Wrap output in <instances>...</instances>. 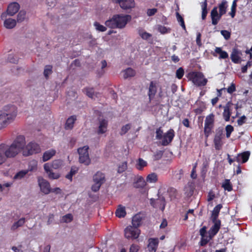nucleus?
Returning a JSON list of instances; mask_svg holds the SVG:
<instances>
[{
  "label": "nucleus",
  "instance_id": "1",
  "mask_svg": "<svg viewBox=\"0 0 252 252\" xmlns=\"http://www.w3.org/2000/svg\"><path fill=\"white\" fill-rule=\"evenodd\" d=\"M26 144L25 137L24 135L17 136L12 143L10 145L2 143L0 147L2 149L6 158H13L15 157L23 149Z\"/></svg>",
  "mask_w": 252,
  "mask_h": 252
},
{
  "label": "nucleus",
  "instance_id": "2",
  "mask_svg": "<svg viewBox=\"0 0 252 252\" xmlns=\"http://www.w3.org/2000/svg\"><path fill=\"white\" fill-rule=\"evenodd\" d=\"M17 114L16 106L13 105L5 106L0 113V130L6 127L12 123Z\"/></svg>",
  "mask_w": 252,
  "mask_h": 252
},
{
  "label": "nucleus",
  "instance_id": "3",
  "mask_svg": "<svg viewBox=\"0 0 252 252\" xmlns=\"http://www.w3.org/2000/svg\"><path fill=\"white\" fill-rule=\"evenodd\" d=\"M131 19V16L130 15L115 14L111 19L106 21L105 25L111 29H122L126 27Z\"/></svg>",
  "mask_w": 252,
  "mask_h": 252
},
{
  "label": "nucleus",
  "instance_id": "4",
  "mask_svg": "<svg viewBox=\"0 0 252 252\" xmlns=\"http://www.w3.org/2000/svg\"><path fill=\"white\" fill-rule=\"evenodd\" d=\"M228 7L227 2L225 0H222L221 3H219L218 6H215L211 12V18L212 24L213 25L218 24L222 15L226 12Z\"/></svg>",
  "mask_w": 252,
  "mask_h": 252
},
{
  "label": "nucleus",
  "instance_id": "5",
  "mask_svg": "<svg viewBox=\"0 0 252 252\" xmlns=\"http://www.w3.org/2000/svg\"><path fill=\"white\" fill-rule=\"evenodd\" d=\"M188 78L197 86H204L208 80L204 78L203 73L198 71H192L188 73Z\"/></svg>",
  "mask_w": 252,
  "mask_h": 252
},
{
  "label": "nucleus",
  "instance_id": "6",
  "mask_svg": "<svg viewBox=\"0 0 252 252\" xmlns=\"http://www.w3.org/2000/svg\"><path fill=\"white\" fill-rule=\"evenodd\" d=\"M22 150L23 155L25 157H28L40 153L41 148L38 143L34 141H31L26 146L25 145Z\"/></svg>",
  "mask_w": 252,
  "mask_h": 252
},
{
  "label": "nucleus",
  "instance_id": "7",
  "mask_svg": "<svg viewBox=\"0 0 252 252\" xmlns=\"http://www.w3.org/2000/svg\"><path fill=\"white\" fill-rule=\"evenodd\" d=\"M215 115L211 113L207 116L204 123V133L206 139L208 138L212 133L214 127Z\"/></svg>",
  "mask_w": 252,
  "mask_h": 252
},
{
  "label": "nucleus",
  "instance_id": "8",
  "mask_svg": "<svg viewBox=\"0 0 252 252\" xmlns=\"http://www.w3.org/2000/svg\"><path fill=\"white\" fill-rule=\"evenodd\" d=\"M88 146H84L78 149L77 151L79 155V161L80 163L84 164L85 165L90 164L91 160L89 157Z\"/></svg>",
  "mask_w": 252,
  "mask_h": 252
},
{
  "label": "nucleus",
  "instance_id": "9",
  "mask_svg": "<svg viewBox=\"0 0 252 252\" xmlns=\"http://www.w3.org/2000/svg\"><path fill=\"white\" fill-rule=\"evenodd\" d=\"M140 234V230L138 228L128 226L125 229V236L127 239H137Z\"/></svg>",
  "mask_w": 252,
  "mask_h": 252
},
{
  "label": "nucleus",
  "instance_id": "10",
  "mask_svg": "<svg viewBox=\"0 0 252 252\" xmlns=\"http://www.w3.org/2000/svg\"><path fill=\"white\" fill-rule=\"evenodd\" d=\"M175 137V131L174 130L170 128L167 132L164 133L163 135L161 140V145L163 146H166L170 144L173 141L174 137Z\"/></svg>",
  "mask_w": 252,
  "mask_h": 252
},
{
  "label": "nucleus",
  "instance_id": "11",
  "mask_svg": "<svg viewBox=\"0 0 252 252\" xmlns=\"http://www.w3.org/2000/svg\"><path fill=\"white\" fill-rule=\"evenodd\" d=\"M158 91V83L156 81H151L149 84L148 90V96L149 102L154 98Z\"/></svg>",
  "mask_w": 252,
  "mask_h": 252
},
{
  "label": "nucleus",
  "instance_id": "12",
  "mask_svg": "<svg viewBox=\"0 0 252 252\" xmlns=\"http://www.w3.org/2000/svg\"><path fill=\"white\" fill-rule=\"evenodd\" d=\"M38 182L40 190L43 193L48 194L51 192L50 185L47 181L42 178H38Z\"/></svg>",
  "mask_w": 252,
  "mask_h": 252
},
{
  "label": "nucleus",
  "instance_id": "13",
  "mask_svg": "<svg viewBox=\"0 0 252 252\" xmlns=\"http://www.w3.org/2000/svg\"><path fill=\"white\" fill-rule=\"evenodd\" d=\"M114 1L119 3L120 7L124 10L130 9L135 5L134 0H115Z\"/></svg>",
  "mask_w": 252,
  "mask_h": 252
},
{
  "label": "nucleus",
  "instance_id": "14",
  "mask_svg": "<svg viewBox=\"0 0 252 252\" xmlns=\"http://www.w3.org/2000/svg\"><path fill=\"white\" fill-rule=\"evenodd\" d=\"M7 16L6 13H2L1 15V18L2 20H4V26L7 29H11L14 28L16 25V21L12 18H6Z\"/></svg>",
  "mask_w": 252,
  "mask_h": 252
},
{
  "label": "nucleus",
  "instance_id": "15",
  "mask_svg": "<svg viewBox=\"0 0 252 252\" xmlns=\"http://www.w3.org/2000/svg\"><path fill=\"white\" fill-rule=\"evenodd\" d=\"M150 204L153 207L160 208L163 211L165 206V200L163 197L156 200L152 198L150 199Z\"/></svg>",
  "mask_w": 252,
  "mask_h": 252
},
{
  "label": "nucleus",
  "instance_id": "16",
  "mask_svg": "<svg viewBox=\"0 0 252 252\" xmlns=\"http://www.w3.org/2000/svg\"><path fill=\"white\" fill-rule=\"evenodd\" d=\"M250 156V152L249 151H245L241 153L238 154L235 157L236 161L239 164L246 163L249 159Z\"/></svg>",
  "mask_w": 252,
  "mask_h": 252
},
{
  "label": "nucleus",
  "instance_id": "17",
  "mask_svg": "<svg viewBox=\"0 0 252 252\" xmlns=\"http://www.w3.org/2000/svg\"><path fill=\"white\" fill-rule=\"evenodd\" d=\"M233 103L230 101L228 102L225 106L223 107L224 110L222 113L223 117L224 120L228 122L230 120V117L231 115V107L233 106Z\"/></svg>",
  "mask_w": 252,
  "mask_h": 252
},
{
  "label": "nucleus",
  "instance_id": "18",
  "mask_svg": "<svg viewBox=\"0 0 252 252\" xmlns=\"http://www.w3.org/2000/svg\"><path fill=\"white\" fill-rule=\"evenodd\" d=\"M20 8V5L18 3L15 2L9 4L7 8V14L10 16H13L16 13Z\"/></svg>",
  "mask_w": 252,
  "mask_h": 252
},
{
  "label": "nucleus",
  "instance_id": "19",
  "mask_svg": "<svg viewBox=\"0 0 252 252\" xmlns=\"http://www.w3.org/2000/svg\"><path fill=\"white\" fill-rule=\"evenodd\" d=\"M148 242V248L150 252H156L159 243L158 239L157 238H150Z\"/></svg>",
  "mask_w": 252,
  "mask_h": 252
},
{
  "label": "nucleus",
  "instance_id": "20",
  "mask_svg": "<svg viewBox=\"0 0 252 252\" xmlns=\"http://www.w3.org/2000/svg\"><path fill=\"white\" fill-rule=\"evenodd\" d=\"M108 121L105 119H102L99 121V126L97 130V133L102 134L105 133L107 130Z\"/></svg>",
  "mask_w": 252,
  "mask_h": 252
},
{
  "label": "nucleus",
  "instance_id": "21",
  "mask_svg": "<svg viewBox=\"0 0 252 252\" xmlns=\"http://www.w3.org/2000/svg\"><path fill=\"white\" fill-rule=\"evenodd\" d=\"M240 55L241 53L237 49H233L230 55V58L234 63H239L241 62Z\"/></svg>",
  "mask_w": 252,
  "mask_h": 252
},
{
  "label": "nucleus",
  "instance_id": "22",
  "mask_svg": "<svg viewBox=\"0 0 252 252\" xmlns=\"http://www.w3.org/2000/svg\"><path fill=\"white\" fill-rule=\"evenodd\" d=\"M77 120L76 115H72L66 120L64 125V128L66 130H71L74 127V124Z\"/></svg>",
  "mask_w": 252,
  "mask_h": 252
},
{
  "label": "nucleus",
  "instance_id": "23",
  "mask_svg": "<svg viewBox=\"0 0 252 252\" xmlns=\"http://www.w3.org/2000/svg\"><path fill=\"white\" fill-rule=\"evenodd\" d=\"M217 54L220 55L219 57L220 59H225L228 58V53L226 51H223L220 47H216L215 53H213V55L214 57H217Z\"/></svg>",
  "mask_w": 252,
  "mask_h": 252
},
{
  "label": "nucleus",
  "instance_id": "24",
  "mask_svg": "<svg viewBox=\"0 0 252 252\" xmlns=\"http://www.w3.org/2000/svg\"><path fill=\"white\" fill-rule=\"evenodd\" d=\"M56 153V151L54 149H50L45 151L42 156V161L45 162L50 159L54 157Z\"/></svg>",
  "mask_w": 252,
  "mask_h": 252
},
{
  "label": "nucleus",
  "instance_id": "25",
  "mask_svg": "<svg viewBox=\"0 0 252 252\" xmlns=\"http://www.w3.org/2000/svg\"><path fill=\"white\" fill-rule=\"evenodd\" d=\"M93 180L94 183L102 184L105 181L104 174L99 171L97 172L93 177Z\"/></svg>",
  "mask_w": 252,
  "mask_h": 252
},
{
  "label": "nucleus",
  "instance_id": "26",
  "mask_svg": "<svg viewBox=\"0 0 252 252\" xmlns=\"http://www.w3.org/2000/svg\"><path fill=\"white\" fill-rule=\"evenodd\" d=\"M126 214L125 207L122 205H119L115 212L116 216L119 218H122L125 217Z\"/></svg>",
  "mask_w": 252,
  "mask_h": 252
},
{
  "label": "nucleus",
  "instance_id": "27",
  "mask_svg": "<svg viewBox=\"0 0 252 252\" xmlns=\"http://www.w3.org/2000/svg\"><path fill=\"white\" fill-rule=\"evenodd\" d=\"M147 165L148 163L146 161L144 160L142 158H139L136 161L135 167L137 170L139 171H142L143 168L147 166Z\"/></svg>",
  "mask_w": 252,
  "mask_h": 252
},
{
  "label": "nucleus",
  "instance_id": "28",
  "mask_svg": "<svg viewBox=\"0 0 252 252\" xmlns=\"http://www.w3.org/2000/svg\"><path fill=\"white\" fill-rule=\"evenodd\" d=\"M222 208V205L220 204L217 205L214 208L212 212V219H213L215 220L218 219L220 210Z\"/></svg>",
  "mask_w": 252,
  "mask_h": 252
},
{
  "label": "nucleus",
  "instance_id": "29",
  "mask_svg": "<svg viewBox=\"0 0 252 252\" xmlns=\"http://www.w3.org/2000/svg\"><path fill=\"white\" fill-rule=\"evenodd\" d=\"M158 180L157 173L155 172L148 174L146 177V182L149 183H156Z\"/></svg>",
  "mask_w": 252,
  "mask_h": 252
},
{
  "label": "nucleus",
  "instance_id": "30",
  "mask_svg": "<svg viewBox=\"0 0 252 252\" xmlns=\"http://www.w3.org/2000/svg\"><path fill=\"white\" fill-rule=\"evenodd\" d=\"M136 72L135 70L131 67H128L124 71V78L127 79L129 77H132L135 75Z\"/></svg>",
  "mask_w": 252,
  "mask_h": 252
},
{
  "label": "nucleus",
  "instance_id": "31",
  "mask_svg": "<svg viewBox=\"0 0 252 252\" xmlns=\"http://www.w3.org/2000/svg\"><path fill=\"white\" fill-rule=\"evenodd\" d=\"M146 181L142 176H138L135 182V187L137 188H144L146 186Z\"/></svg>",
  "mask_w": 252,
  "mask_h": 252
},
{
  "label": "nucleus",
  "instance_id": "32",
  "mask_svg": "<svg viewBox=\"0 0 252 252\" xmlns=\"http://www.w3.org/2000/svg\"><path fill=\"white\" fill-rule=\"evenodd\" d=\"M142 221V218L140 215L136 214L134 216L132 220V224L133 226L138 228L141 224Z\"/></svg>",
  "mask_w": 252,
  "mask_h": 252
},
{
  "label": "nucleus",
  "instance_id": "33",
  "mask_svg": "<svg viewBox=\"0 0 252 252\" xmlns=\"http://www.w3.org/2000/svg\"><path fill=\"white\" fill-rule=\"evenodd\" d=\"M221 138L218 137H214V147L216 150H220L222 146L223 145V142L222 141Z\"/></svg>",
  "mask_w": 252,
  "mask_h": 252
},
{
  "label": "nucleus",
  "instance_id": "34",
  "mask_svg": "<svg viewBox=\"0 0 252 252\" xmlns=\"http://www.w3.org/2000/svg\"><path fill=\"white\" fill-rule=\"evenodd\" d=\"M207 5V0H204L203 2L201 3L202 8V19L203 20H205L206 19L208 14Z\"/></svg>",
  "mask_w": 252,
  "mask_h": 252
},
{
  "label": "nucleus",
  "instance_id": "35",
  "mask_svg": "<svg viewBox=\"0 0 252 252\" xmlns=\"http://www.w3.org/2000/svg\"><path fill=\"white\" fill-rule=\"evenodd\" d=\"M138 33L141 37L144 40H147L152 37V34L151 33L144 31V30L142 28L138 29Z\"/></svg>",
  "mask_w": 252,
  "mask_h": 252
},
{
  "label": "nucleus",
  "instance_id": "36",
  "mask_svg": "<svg viewBox=\"0 0 252 252\" xmlns=\"http://www.w3.org/2000/svg\"><path fill=\"white\" fill-rule=\"evenodd\" d=\"M25 222V218H22L20 219L17 221L14 222L11 226V230H15L17 228L23 225Z\"/></svg>",
  "mask_w": 252,
  "mask_h": 252
},
{
  "label": "nucleus",
  "instance_id": "37",
  "mask_svg": "<svg viewBox=\"0 0 252 252\" xmlns=\"http://www.w3.org/2000/svg\"><path fill=\"white\" fill-rule=\"evenodd\" d=\"M221 187L225 190L231 191L233 189L232 184L229 179H225L222 183Z\"/></svg>",
  "mask_w": 252,
  "mask_h": 252
},
{
  "label": "nucleus",
  "instance_id": "38",
  "mask_svg": "<svg viewBox=\"0 0 252 252\" xmlns=\"http://www.w3.org/2000/svg\"><path fill=\"white\" fill-rule=\"evenodd\" d=\"M37 168V161L35 159L31 160L29 162L28 170L29 171H33L36 170Z\"/></svg>",
  "mask_w": 252,
  "mask_h": 252
},
{
  "label": "nucleus",
  "instance_id": "39",
  "mask_svg": "<svg viewBox=\"0 0 252 252\" xmlns=\"http://www.w3.org/2000/svg\"><path fill=\"white\" fill-rule=\"evenodd\" d=\"M63 165V161L61 159H56L52 161L51 166L55 169L61 168Z\"/></svg>",
  "mask_w": 252,
  "mask_h": 252
},
{
  "label": "nucleus",
  "instance_id": "40",
  "mask_svg": "<svg viewBox=\"0 0 252 252\" xmlns=\"http://www.w3.org/2000/svg\"><path fill=\"white\" fill-rule=\"evenodd\" d=\"M212 239H210V235H207V234L204 235L203 237H201L200 241L199 242V245L200 246H205L207 243L210 241Z\"/></svg>",
  "mask_w": 252,
  "mask_h": 252
},
{
  "label": "nucleus",
  "instance_id": "41",
  "mask_svg": "<svg viewBox=\"0 0 252 252\" xmlns=\"http://www.w3.org/2000/svg\"><path fill=\"white\" fill-rule=\"evenodd\" d=\"M78 171V168L77 167L73 166L71 167L70 171L68 174H67L65 177L67 179L72 180V176L75 175Z\"/></svg>",
  "mask_w": 252,
  "mask_h": 252
},
{
  "label": "nucleus",
  "instance_id": "42",
  "mask_svg": "<svg viewBox=\"0 0 252 252\" xmlns=\"http://www.w3.org/2000/svg\"><path fill=\"white\" fill-rule=\"evenodd\" d=\"M83 92H85L88 97L92 98H93L94 95V91L93 88L86 87L83 89Z\"/></svg>",
  "mask_w": 252,
  "mask_h": 252
},
{
  "label": "nucleus",
  "instance_id": "43",
  "mask_svg": "<svg viewBox=\"0 0 252 252\" xmlns=\"http://www.w3.org/2000/svg\"><path fill=\"white\" fill-rule=\"evenodd\" d=\"M52 73V66L51 65H46L45 66L44 70V75L45 78L47 79L49 77V75Z\"/></svg>",
  "mask_w": 252,
  "mask_h": 252
},
{
  "label": "nucleus",
  "instance_id": "44",
  "mask_svg": "<svg viewBox=\"0 0 252 252\" xmlns=\"http://www.w3.org/2000/svg\"><path fill=\"white\" fill-rule=\"evenodd\" d=\"M127 168V163L126 161L123 162L120 164L118 168L117 172L119 173H122L125 171Z\"/></svg>",
  "mask_w": 252,
  "mask_h": 252
},
{
  "label": "nucleus",
  "instance_id": "45",
  "mask_svg": "<svg viewBox=\"0 0 252 252\" xmlns=\"http://www.w3.org/2000/svg\"><path fill=\"white\" fill-rule=\"evenodd\" d=\"M28 173V170H21L17 172L14 176V179H21Z\"/></svg>",
  "mask_w": 252,
  "mask_h": 252
},
{
  "label": "nucleus",
  "instance_id": "46",
  "mask_svg": "<svg viewBox=\"0 0 252 252\" xmlns=\"http://www.w3.org/2000/svg\"><path fill=\"white\" fill-rule=\"evenodd\" d=\"M236 7H237V3H236V0H234L232 4L231 7V11L229 12V14L231 16L232 18H234L236 14Z\"/></svg>",
  "mask_w": 252,
  "mask_h": 252
},
{
  "label": "nucleus",
  "instance_id": "47",
  "mask_svg": "<svg viewBox=\"0 0 252 252\" xmlns=\"http://www.w3.org/2000/svg\"><path fill=\"white\" fill-rule=\"evenodd\" d=\"M158 31L161 34H165L170 32L171 29L162 25H158Z\"/></svg>",
  "mask_w": 252,
  "mask_h": 252
},
{
  "label": "nucleus",
  "instance_id": "48",
  "mask_svg": "<svg viewBox=\"0 0 252 252\" xmlns=\"http://www.w3.org/2000/svg\"><path fill=\"white\" fill-rule=\"evenodd\" d=\"M26 12L25 11L21 10L20 11L17 17V21L18 22H22L23 21L26 17Z\"/></svg>",
  "mask_w": 252,
  "mask_h": 252
},
{
  "label": "nucleus",
  "instance_id": "49",
  "mask_svg": "<svg viewBox=\"0 0 252 252\" xmlns=\"http://www.w3.org/2000/svg\"><path fill=\"white\" fill-rule=\"evenodd\" d=\"M163 131L161 127L158 128L156 131V138L160 140L162 138Z\"/></svg>",
  "mask_w": 252,
  "mask_h": 252
},
{
  "label": "nucleus",
  "instance_id": "50",
  "mask_svg": "<svg viewBox=\"0 0 252 252\" xmlns=\"http://www.w3.org/2000/svg\"><path fill=\"white\" fill-rule=\"evenodd\" d=\"M94 25L95 27V29L99 32H103L106 31L107 30V28L105 26L100 25L97 22H95L94 24Z\"/></svg>",
  "mask_w": 252,
  "mask_h": 252
},
{
  "label": "nucleus",
  "instance_id": "51",
  "mask_svg": "<svg viewBox=\"0 0 252 252\" xmlns=\"http://www.w3.org/2000/svg\"><path fill=\"white\" fill-rule=\"evenodd\" d=\"M176 17L178 22L180 23L181 26L183 29L186 30V26L183 18L178 12H176Z\"/></svg>",
  "mask_w": 252,
  "mask_h": 252
},
{
  "label": "nucleus",
  "instance_id": "52",
  "mask_svg": "<svg viewBox=\"0 0 252 252\" xmlns=\"http://www.w3.org/2000/svg\"><path fill=\"white\" fill-rule=\"evenodd\" d=\"M213 222L214 223V225L212 226L214 228L217 230L218 231H219L220 225H221V221L220 220H218V219H216L215 220H213V219H212Z\"/></svg>",
  "mask_w": 252,
  "mask_h": 252
},
{
  "label": "nucleus",
  "instance_id": "53",
  "mask_svg": "<svg viewBox=\"0 0 252 252\" xmlns=\"http://www.w3.org/2000/svg\"><path fill=\"white\" fill-rule=\"evenodd\" d=\"M213 222L214 223V225L212 226L214 228L217 230L218 231H219L220 225H221V221L220 220H218V219H216L215 220H213V219H212Z\"/></svg>",
  "mask_w": 252,
  "mask_h": 252
},
{
  "label": "nucleus",
  "instance_id": "54",
  "mask_svg": "<svg viewBox=\"0 0 252 252\" xmlns=\"http://www.w3.org/2000/svg\"><path fill=\"white\" fill-rule=\"evenodd\" d=\"M131 127V125L129 124H127L125 126H124L121 128V130L120 132V134L121 135H123L124 134H125L130 129Z\"/></svg>",
  "mask_w": 252,
  "mask_h": 252
},
{
  "label": "nucleus",
  "instance_id": "55",
  "mask_svg": "<svg viewBox=\"0 0 252 252\" xmlns=\"http://www.w3.org/2000/svg\"><path fill=\"white\" fill-rule=\"evenodd\" d=\"M184 73V69L182 67H180L176 70V76L178 79H181L183 77Z\"/></svg>",
  "mask_w": 252,
  "mask_h": 252
},
{
  "label": "nucleus",
  "instance_id": "56",
  "mask_svg": "<svg viewBox=\"0 0 252 252\" xmlns=\"http://www.w3.org/2000/svg\"><path fill=\"white\" fill-rule=\"evenodd\" d=\"M73 220V216L71 214H66L63 217L62 221L64 222H70Z\"/></svg>",
  "mask_w": 252,
  "mask_h": 252
},
{
  "label": "nucleus",
  "instance_id": "57",
  "mask_svg": "<svg viewBox=\"0 0 252 252\" xmlns=\"http://www.w3.org/2000/svg\"><path fill=\"white\" fill-rule=\"evenodd\" d=\"M226 130V136L227 138H229L232 131L234 130L233 127L230 125H227L225 127Z\"/></svg>",
  "mask_w": 252,
  "mask_h": 252
},
{
  "label": "nucleus",
  "instance_id": "58",
  "mask_svg": "<svg viewBox=\"0 0 252 252\" xmlns=\"http://www.w3.org/2000/svg\"><path fill=\"white\" fill-rule=\"evenodd\" d=\"M7 60L9 62L13 63H16L18 62V59L17 57L14 56L13 54H9L8 55V57L7 58Z\"/></svg>",
  "mask_w": 252,
  "mask_h": 252
},
{
  "label": "nucleus",
  "instance_id": "59",
  "mask_svg": "<svg viewBox=\"0 0 252 252\" xmlns=\"http://www.w3.org/2000/svg\"><path fill=\"white\" fill-rule=\"evenodd\" d=\"M47 174L48 177L51 179H58L60 177V175L59 173H54L52 170Z\"/></svg>",
  "mask_w": 252,
  "mask_h": 252
},
{
  "label": "nucleus",
  "instance_id": "60",
  "mask_svg": "<svg viewBox=\"0 0 252 252\" xmlns=\"http://www.w3.org/2000/svg\"><path fill=\"white\" fill-rule=\"evenodd\" d=\"M223 129L222 127H219L216 130L215 136L222 138L223 137Z\"/></svg>",
  "mask_w": 252,
  "mask_h": 252
},
{
  "label": "nucleus",
  "instance_id": "61",
  "mask_svg": "<svg viewBox=\"0 0 252 252\" xmlns=\"http://www.w3.org/2000/svg\"><path fill=\"white\" fill-rule=\"evenodd\" d=\"M219 231L213 227H211L208 231V234L210 235V239H212Z\"/></svg>",
  "mask_w": 252,
  "mask_h": 252
},
{
  "label": "nucleus",
  "instance_id": "62",
  "mask_svg": "<svg viewBox=\"0 0 252 252\" xmlns=\"http://www.w3.org/2000/svg\"><path fill=\"white\" fill-rule=\"evenodd\" d=\"M6 160V158L5 155L2 150V149L0 147V165L4 163Z\"/></svg>",
  "mask_w": 252,
  "mask_h": 252
},
{
  "label": "nucleus",
  "instance_id": "63",
  "mask_svg": "<svg viewBox=\"0 0 252 252\" xmlns=\"http://www.w3.org/2000/svg\"><path fill=\"white\" fill-rule=\"evenodd\" d=\"M220 33L225 39L227 40L230 38V32L228 31L221 30Z\"/></svg>",
  "mask_w": 252,
  "mask_h": 252
},
{
  "label": "nucleus",
  "instance_id": "64",
  "mask_svg": "<svg viewBox=\"0 0 252 252\" xmlns=\"http://www.w3.org/2000/svg\"><path fill=\"white\" fill-rule=\"evenodd\" d=\"M101 184L98 183H94V184L92 187V189L94 192L97 191L101 186Z\"/></svg>",
  "mask_w": 252,
  "mask_h": 252
}]
</instances>
